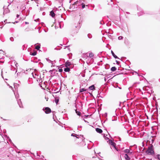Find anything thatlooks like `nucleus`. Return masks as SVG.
I'll list each match as a JSON object with an SVG mask.
<instances>
[{
  "label": "nucleus",
  "mask_w": 160,
  "mask_h": 160,
  "mask_svg": "<svg viewBox=\"0 0 160 160\" xmlns=\"http://www.w3.org/2000/svg\"><path fill=\"white\" fill-rule=\"evenodd\" d=\"M146 153L148 154L152 155L154 154V151L153 150V146L151 145L148 147V150L146 151Z\"/></svg>",
  "instance_id": "obj_1"
},
{
  "label": "nucleus",
  "mask_w": 160,
  "mask_h": 160,
  "mask_svg": "<svg viewBox=\"0 0 160 160\" xmlns=\"http://www.w3.org/2000/svg\"><path fill=\"white\" fill-rule=\"evenodd\" d=\"M12 63L15 64V67L12 66V65H11V70L13 71L16 70L15 73H16L17 72L18 66H17V64H18V63L16 62V61L14 60L12 62Z\"/></svg>",
  "instance_id": "obj_2"
},
{
  "label": "nucleus",
  "mask_w": 160,
  "mask_h": 160,
  "mask_svg": "<svg viewBox=\"0 0 160 160\" xmlns=\"http://www.w3.org/2000/svg\"><path fill=\"white\" fill-rule=\"evenodd\" d=\"M8 3H9V4L6 7L5 6H4L3 7L4 11L3 13L4 14H7L10 12L9 10L8 7L11 4V3H9L8 2Z\"/></svg>",
  "instance_id": "obj_3"
},
{
  "label": "nucleus",
  "mask_w": 160,
  "mask_h": 160,
  "mask_svg": "<svg viewBox=\"0 0 160 160\" xmlns=\"http://www.w3.org/2000/svg\"><path fill=\"white\" fill-rule=\"evenodd\" d=\"M42 110L46 114H49L51 112V109L48 107L44 108Z\"/></svg>",
  "instance_id": "obj_4"
},
{
  "label": "nucleus",
  "mask_w": 160,
  "mask_h": 160,
  "mask_svg": "<svg viewBox=\"0 0 160 160\" xmlns=\"http://www.w3.org/2000/svg\"><path fill=\"white\" fill-rule=\"evenodd\" d=\"M109 143L116 150L118 151L117 148L116 147V144L115 142H113L111 139H109L108 140Z\"/></svg>",
  "instance_id": "obj_5"
},
{
  "label": "nucleus",
  "mask_w": 160,
  "mask_h": 160,
  "mask_svg": "<svg viewBox=\"0 0 160 160\" xmlns=\"http://www.w3.org/2000/svg\"><path fill=\"white\" fill-rule=\"evenodd\" d=\"M78 8L76 4H73V3L72 4H71L69 8L73 10Z\"/></svg>",
  "instance_id": "obj_6"
},
{
  "label": "nucleus",
  "mask_w": 160,
  "mask_h": 160,
  "mask_svg": "<svg viewBox=\"0 0 160 160\" xmlns=\"http://www.w3.org/2000/svg\"><path fill=\"white\" fill-rule=\"evenodd\" d=\"M82 0H78V1L75 2L73 3V4H76L77 5H78V6L81 5V3H83V2H82ZM83 1L84 0H83Z\"/></svg>",
  "instance_id": "obj_7"
},
{
  "label": "nucleus",
  "mask_w": 160,
  "mask_h": 160,
  "mask_svg": "<svg viewBox=\"0 0 160 160\" xmlns=\"http://www.w3.org/2000/svg\"><path fill=\"white\" fill-rule=\"evenodd\" d=\"M71 136H73V137H75L77 138H80V137H82V138H83V136L81 135H80L79 136L77 134H75L74 133H72L71 134Z\"/></svg>",
  "instance_id": "obj_8"
},
{
  "label": "nucleus",
  "mask_w": 160,
  "mask_h": 160,
  "mask_svg": "<svg viewBox=\"0 0 160 160\" xmlns=\"http://www.w3.org/2000/svg\"><path fill=\"white\" fill-rule=\"evenodd\" d=\"M123 152L125 153H126V154H129V155H131L132 153H133L132 152H130V150L128 149H125L123 151Z\"/></svg>",
  "instance_id": "obj_9"
},
{
  "label": "nucleus",
  "mask_w": 160,
  "mask_h": 160,
  "mask_svg": "<svg viewBox=\"0 0 160 160\" xmlns=\"http://www.w3.org/2000/svg\"><path fill=\"white\" fill-rule=\"evenodd\" d=\"M130 155L128 154H124V157L126 160H131V158L129 156Z\"/></svg>",
  "instance_id": "obj_10"
},
{
  "label": "nucleus",
  "mask_w": 160,
  "mask_h": 160,
  "mask_svg": "<svg viewBox=\"0 0 160 160\" xmlns=\"http://www.w3.org/2000/svg\"><path fill=\"white\" fill-rule=\"evenodd\" d=\"M17 101L18 102V103L19 107L21 108H22L23 107L22 105V102L21 101V99H19L17 100Z\"/></svg>",
  "instance_id": "obj_11"
},
{
  "label": "nucleus",
  "mask_w": 160,
  "mask_h": 160,
  "mask_svg": "<svg viewBox=\"0 0 160 160\" xmlns=\"http://www.w3.org/2000/svg\"><path fill=\"white\" fill-rule=\"evenodd\" d=\"M96 131L97 132L99 133H101L102 132V130L101 129L99 128H96Z\"/></svg>",
  "instance_id": "obj_12"
},
{
  "label": "nucleus",
  "mask_w": 160,
  "mask_h": 160,
  "mask_svg": "<svg viewBox=\"0 0 160 160\" xmlns=\"http://www.w3.org/2000/svg\"><path fill=\"white\" fill-rule=\"evenodd\" d=\"M55 13L53 10H52L50 12V15L52 18H53L55 16Z\"/></svg>",
  "instance_id": "obj_13"
},
{
  "label": "nucleus",
  "mask_w": 160,
  "mask_h": 160,
  "mask_svg": "<svg viewBox=\"0 0 160 160\" xmlns=\"http://www.w3.org/2000/svg\"><path fill=\"white\" fill-rule=\"evenodd\" d=\"M71 64L70 62H69L68 61H67L65 63V66L66 67H68L70 66Z\"/></svg>",
  "instance_id": "obj_14"
},
{
  "label": "nucleus",
  "mask_w": 160,
  "mask_h": 160,
  "mask_svg": "<svg viewBox=\"0 0 160 160\" xmlns=\"http://www.w3.org/2000/svg\"><path fill=\"white\" fill-rule=\"evenodd\" d=\"M111 53H112V56L115 58V59H116V58H118V59H119V58L116 56L115 55V54H114V52H113V51H112V50H111Z\"/></svg>",
  "instance_id": "obj_15"
},
{
  "label": "nucleus",
  "mask_w": 160,
  "mask_h": 160,
  "mask_svg": "<svg viewBox=\"0 0 160 160\" xmlns=\"http://www.w3.org/2000/svg\"><path fill=\"white\" fill-rule=\"evenodd\" d=\"M95 89V87L94 85H92L91 86H90L88 88V89L90 90H93Z\"/></svg>",
  "instance_id": "obj_16"
},
{
  "label": "nucleus",
  "mask_w": 160,
  "mask_h": 160,
  "mask_svg": "<svg viewBox=\"0 0 160 160\" xmlns=\"http://www.w3.org/2000/svg\"><path fill=\"white\" fill-rule=\"evenodd\" d=\"M64 71L65 72H69L70 71L69 68L66 67V68H64Z\"/></svg>",
  "instance_id": "obj_17"
},
{
  "label": "nucleus",
  "mask_w": 160,
  "mask_h": 160,
  "mask_svg": "<svg viewBox=\"0 0 160 160\" xmlns=\"http://www.w3.org/2000/svg\"><path fill=\"white\" fill-rule=\"evenodd\" d=\"M32 74L33 76V77L34 78H36V76H38V75H37V73H35V72H32Z\"/></svg>",
  "instance_id": "obj_18"
},
{
  "label": "nucleus",
  "mask_w": 160,
  "mask_h": 160,
  "mask_svg": "<svg viewBox=\"0 0 160 160\" xmlns=\"http://www.w3.org/2000/svg\"><path fill=\"white\" fill-rule=\"evenodd\" d=\"M30 55H32V56H35L37 54V52L36 51H34V52H30Z\"/></svg>",
  "instance_id": "obj_19"
},
{
  "label": "nucleus",
  "mask_w": 160,
  "mask_h": 160,
  "mask_svg": "<svg viewBox=\"0 0 160 160\" xmlns=\"http://www.w3.org/2000/svg\"><path fill=\"white\" fill-rule=\"evenodd\" d=\"M117 69V68L115 67H112L111 68V70L112 71H115Z\"/></svg>",
  "instance_id": "obj_20"
},
{
  "label": "nucleus",
  "mask_w": 160,
  "mask_h": 160,
  "mask_svg": "<svg viewBox=\"0 0 160 160\" xmlns=\"http://www.w3.org/2000/svg\"><path fill=\"white\" fill-rule=\"evenodd\" d=\"M144 13L143 11H142L140 12H138V16H140L141 15H143Z\"/></svg>",
  "instance_id": "obj_21"
},
{
  "label": "nucleus",
  "mask_w": 160,
  "mask_h": 160,
  "mask_svg": "<svg viewBox=\"0 0 160 160\" xmlns=\"http://www.w3.org/2000/svg\"><path fill=\"white\" fill-rule=\"evenodd\" d=\"M87 90H88V89H87ZM87 90V89H85L84 88H81V89H80V92H84V91H86Z\"/></svg>",
  "instance_id": "obj_22"
},
{
  "label": "nucleus",
  "mask_w": 160,
  "mask_h": 160,
  "mask_svg": "<svg viewBox=\"0 0 160 160\" xmlns=\"http://www.w3.org/2000/svg\"><path fill=\"white\" fill-rule=\"evenodd\" d=\"M40 48V45H37L35 46V49L37 50H39Z\"/></svg>",
  "instance_id": "obj_23"
},
{
  "label": "nucleus",
  "mask_w": 160,
  "mask_h": 160,
  "mask_svg": "<svg viewBox=\"0 0 160 160\" xmlns=\"http://www.w3.org/2000/svg\"><path fill=\"white\" fill-rule=\"evenodd\" d=\"M94 55L93 53L90 52L89 53V57L90 58H92L93 57Z\"/></svg>",
  "instance_id": "obj_24"
},
{
  "label": "nucleus",
  "mask_w": 160,
  "mask_h": 160,
  "mask_svg": "<svg viewBox=\"0 0 160 160\" xmlns=\"http://www.w3.org/2000/svg\"><path fill=\"white\" fill-rule=\"evenodd\" d=\"M77 114V115L79 116H80L81 113L80 111H77L76 110H75Z\"/></svg>",
  "instance_id": "obj_25"
},
{
  "label": "nucleus",
  "mask_w": 160,
  "mask_h": 160,
  "mask_svg": "<svg viewBox=\"0 0 160 160\" xmlns=\"http://www.w3.org/2000/svg\"><path fill=\"white\" fill-rule=\"evenodd\" d=\"M81 5H82V8L83 9L85 7V5L83 3H81Z\"/></svg>",
  "instance_id": "obj_26"
},
{
  "label": "nucleus",
  "mask_w": 160,
  "mask_h": 160,
  "mask_svg": "<svg viewBox=\"0 0 160 160\" xmlns=\"http://www.w3.org/2000/svg\"><path fill=\"white\" fill-rule=\"evenodd\" d=\"M88 37L89 38H92V35L91 34H88Z\"/></svg>",
  "instance_id": "obj_27"
},
{
  "label": "nucleus",
  "mask_w": 160,
  "mask_h": 160,
  "mask_svg": "<svg viewBox=\"0 0 160 160\" xmlns=\"http://www.w3.org/2000/svg\"><path fill=\"white\" fill-rule=\"evenodd\" d=\"M124 42L126 44H128V40L127 39H125Z\"/></svg>",
  "instance_id": "obj_28"
},
{
  "label": "nucleus",
  "mask_w": 160,
  "mask_h": 160,
  "mask_svg": "<svg viewBox=\"0 0 160 160\" xmlns=\"http://www.w3.org/2000/svg\"><path fill=\"white\" fill-rule=\"evenodd\" d=\"M10 40L12 41V42H13L14 41V38H13V37H11L10 38Z\"/></svg>",
  "instance_id": "obj_29"
},
{
  "label": "nucleus",
  "mask_w": 160,
  "mask_h": 160,
  "mask_svg": "<svg viewBox=\"0 0 160 160\" xmlns=\"http://www.w3.org/2000/svg\"><path fill=\"white\" fill-rule=\"evenodd\" d=\"M123 39V37L122 36H119L118 37V39L119 40H122Z\"/></svg>",
  "instance_id": "obj_30"
},
{
  "label": "nucleus",
  "mask_w": 160,
  "mask_h": 160,
  "mask_svg": "<svg viewBox=\"0 0 160 160\" xmlns=\"http://www.w3.org/2000/svg\"><path fill=\"white\" fill-rule=\"evenodd\" d=\"M157 158L159 160H160V155L158 154L157 155Z\"/></svg>",
  "instance_id": "obj_31"
},
{
  "label": "nucleus",
  "mask_w": 160,
  "mask_h": 160,
  "mask_svg": "<svg viewBox=\"0 0 160 160\" xmlns=\"http://www.w3.org/2000/svg\"><path fill=\"white\" fill-rule=\"evenodd\" d=\"M58 71L60 72H61L63 71V69L62 68L59 69Z\"/></svg>",
  "instance_id": "obj_32"
},
{
  "label": "nucleus",
  "mask_w": 160,
  "mask_h": 160,
  "mask_svg": "<svg viewBox=\"0 0 160 160\" xmlns=\"http://www.w3.org/2000/svg\"><path fill=\"white\" fill-rule=\"evenodd\" d=\"M100 24H102V25H103V24H104V22H103V21H100Z\"/></svg>",
  "instance_id": "obj_33"
},
{
  "label": "nucleus",
  "mask_w": 160,
  "mask_h": 160,
  "mask_svg": "<svg viewBox=\"0 0 160 160\" xmlns=\"http://www.w3.org/2000/svg\"><path fill=\"white\" fill-rule=\"evenodd\" d=\"M10 30L11 32H13L14 30V29L13 28H11L10 29Z\"/></svg>",
  "instance_id": "obj_34"
},
{
  "label": "nucleus",
  "mask_w": 160,
  "mask_h": 160,
  "mask_svg": "<svg viewBox=\"0 0 160 160\" xmlns=\"http://www.w3.org/2000/svg\"><path fill=\"white\" fill-rule=\"evenodd\" d=\"M58 99H56L55 100V102L57 104L58 102Z\"/></svg>",
  "instance_id": "obj_35"
},
{
  "label": "nucleus",
  "mask_w": 160,
  "mask_h": 160,
  "mask_svg": "<svg viewBox=\"0 0 160 160\" xmlns=\"http://www.w3.org/2000/svg\"><path fill=\"white\" fill-rule=\"evenodd\" d=\"M116 63H117V64H118V65H119V63H120V62H118V61H117V60H116Z\"/></svg>",
  "instance_id": "obj_36"
},
{
  "label": "nucleus",
  "mask_w": 160,
  "mask_h": 160,
  "mask_svg": "<svg viewBox=\"0 0 160 160\" xmlns=\"http://www.w3.org/2000/svg\"><path fill=\"white\" fill-rule=\"evenodd\" d=\"M108 78V77H107V78H106V77H105V78H104V81H105V82H106V80H107V79Z\"/></svg>",
  "instance_id": "obj_37"
},
{
  "label": "nucleus",
  "mask_w": 160,
  "mask_h": 160,
  "mask_svg": "<svg viewBox=\"0 0 160 160\" xmlns=\"http://www.w3.org/2000/svg\"><path fill=\"white\" fill-rule=\"evenodd\" d=\"M49 62H50L51 63H53V62L52 61H51V60H50L49 61Z\"/></svg>",
  "instance_id": "obj_38"
},
{
  "label": "nucleus",
  "mask_w": 160,
  "mask_h": 160,
  "mask_svg": "<svg viewBox=\"0 0 160 160\" xmlns=\"http://www.w3.org/2000/svg\"><path fill=\"white\" fill-rule=\"evenodd\" d=\"M19 16V15L17 14V18H18Z\"/></svg>",
  "instance_id": "obj_39"
},
{
  "label": "nucleus",
  "mask_w": 160,
  "mask_h": 160,
  "mask_svg": "<svg viewBox=\"0 0 160 160\" xmlns=\"http://www.w3.org/2000/svg\"><path fill=\"white\" fill-rule=\"evenodd\" d=\"M46 59L47 61H49L50 60L48 58H46Z\"/></svg>",
  "instance_id": "obj_40"
},
{
  "label": "nucleus",
  "mask_w": 160,
  "mask_h": 160,
  "mask_svg": "<svg viewBox=\"0 0 160 160\" xmlns=\"http://www.w3.org/2000/svg\"><path fill=\"white\" fill-rule=\"evenodd\" d=\"M8 138H9V140L10 142H11V140L9 137Z\"/></svg>",
  "instance_id": "obj_41"
},
{
  "label": "nucleus",
  "mask_w": 160,
  "mask_h": 160,
  "mask_svg": "<svg viewBox=\"0 0 160 160\" xmlns=\"http://www.w3.org/2000/svg\"><path fill=\"white\" fill-rule=\"evenodd\" d=\"M37 155L39 157H41V156H39V155H38V153L37 152Z\"/></svg>",
  "instance_id": "obj_42"
},
{
  "label": "nucleus",
  "mask_w": 160,
  "mask_h": 160,
  "mask_svg": "<svg viewBox=\"0 0 160 160\" xmlns=\"http://www.w3.org/2000/svg\"><path fill=\"white\" fill-rule=\"evenodd\" d=\"M126 13L127 14H130L129 12H126Z\"/></svg>",
  "instance_id": "obj_43"
},
{
  "label": "nucleus",
  "mask_w": 160,
  "mask_h": 160,
  "mask_svg": "<svg viewBox=\"0 0 160 160\" xmlns=\"http://www.w3.org/2000/svg\"><path fill=\"white\" fill-rule=\"evenodd\" d=\"M54 49H55V50H58V49H57V48H54Z\"/></svg>",
  "instance_id": "obj_44"
},
{
  "label": "nucleus",
  "mask_w": 160,
  "mask_h": 160,
  "mask_svg": "<svg viewBox=\"0 0 160 160\" xmlns=\"http://www.w3.org/2000/svg\"><path fill=\"white\" fill-rule=\"evenodd\" d=\"M152 143L154 141V140L153 139H152Z\"/></svg>",
  "instance_id": "obj_45"
},
{
  "label": "nucleus",
  "mask_w": 160,
  "mask_h": 160,
  "mask_svg": "<svg viewBox=\"0 0 160 160\" xmlns=\"http://www.w3.org/2000/svg\"><path fill=\"white\" fill-rule=\"evenodd\" d=\"M51 64H52V66H51L52 67V66H54V65H53V64H52V63H51Z\"/></svg>",
  "instance_id": "obj_46"
},
{
  "label": "nucleus",
  "mask_w": 160,
  "mask_h": 160,
  "mask_svg": "<svg viewBox=\"0 0 160 160\" xmlns=\"http://www.w3.org/2000/svg\"><path fill=\"white\" fill-rule=\"evenodd\" d=\"M75 107L76 108V106H77V105H76V103H75Z\"/></svg>",
  "instance_id": "obj_47"
},
{
  "label": "nucleus",
  "mask_w": 160,
  "mask_h": 160,
  "mask_svg": "<svg viewBox=\"0 0 160 160\" xmlns=\"http://www.w3.org/2000/svg\"><path fill=\"white\" fill-rule=\"evenodd\" d=\"M42 157H43V156H42H42H41V158H42Z\"/></svg>",
  "instance_id": "obj_48"
},
{
  "label": "nucleus",
  "mask_w": 160,
  "mask_h": 160,
  "mask_svg": "<svg viewBox=\"0 0 160 160\" xmlns=\"http://www.w3.org/2000/svg\"><path fill=\"white\" fill-rule=\"evenodd\" d=\"M71 1L72 0H70V1H69V3H70L71 2Z\"/></svg>",
  "instance_id": "obj_49"
},
{
  "label": "nucleus",
  "mask_w": 160,
  "mask_h": 160,
  "mask_svg": "<svg viewBox=\"0 0 160 160\" xmlns=\"http://www.w3.org/2000/svg\"><path fill=\"white\" fill-rule=\"evenodd\" d=\"M25 23H26V24H27L28 23V22H25Z\"/></svg>",
  "instance_id": "obj_50"
},
{
  "label": "nucleus",
  "mask_w": 160,
  "mask_h": 160,
  "mask_svg": "<svg viewBox=\"0 0 160 160\" xmlns=\"http://www.w3.org/2000/svg\"><path fill=\"white\" fill-rule=\"evenodd\" d=\"M18 96H17L16 95V96H15L16 98H17V97H18Z\"/></svg>",
  "instance_id": "obj_51"
},
{
  "label": "nucleus",
  "mask_w": 160,
  "mask_h": 160,
  "mask_svg": "<svg viewBox=\"0 0 160 160\" xmlns=\"http://www.w3.org/2000/svg\"><path fill=\"white\" fill-rule=\"evenodd\" d=\"M84 120V121H85V122H88H88L87 121H86V120Z\"/></svg>",
  "instance_id": "obj_52"
},
{
  "label": "nucleus",
  "mask_w": 160,
  "mask_h": 160,
  "mask_svg": "<svg viewBox=\"0 0 160 160\" xmlns=\"http://www.w3.org/2000/svg\"><path fill=\"white\" fill-rule=\"evenodd\" d=\"M19 73V72H18L17 73V75L18 76V73Z\"/></svg>",
  "instance_id": "obj_53"
},
{
  "label": "nucleus",
  "mask_w": 160,
  "mask_h": 160,
  "mask_svg": "<svg viewBox=\"0 0 160 160\" xmlns=\"http://www.w3.org/2000/svg\"><path fill=\"white\" fill-rule=\"evenodd\" d=\"M98 158L99 159H100V160H102V159H101L100 158Z\"/></svg>",
  "instance_id": "obj_54"
},
{
  "label": "nucleus",
  "mask_w": 160,
  "mask_h": 160,
  "mask_svg": "<svg viewBox=\"0 0 160 160\" xmlns=\"http://www.w3.org/2000/svg\"><path fill=\"white\" fill-rule=\"evenodd\" d=\"M80 22H79V27H80Z\"/></svg>",
  "instance_id": "obj_55"
},
{
  "label": "nucleus",
  "mask_w": 160,
  "mask_h": 160,
  "mask_svg": "<svg viewBox=\"0 0 160 160\" xmlns=\"http://www.w3.org/2000/svg\"><path fill=\"white\" fill-rule=\"evenodd\" d=\"M18 21H15L16 23H18Z\"/></svg>",
  "instance_id": "obj_56"
},
{
  "label": "nucleus",
  "mask_w": 160,
  "mask_h": 160,
  "mask_svg": "<svg viewBox=\"0 0 160 160\" xmlns=\"http://www.w3.org/2000/svg\"><path fill=\"white\" fill-rule=\"evenodd\" d=\"M81 140L82 141V138L81 139Z\"/></svg>",
  "instance_id": "obj_57"
},
{
  "label": "nucleus",
  "mask_w": 160,
  "mask_h": 160,
  "mask_svg": "<svg viewBox=\"0 0 160 160\" xmlns=\"http://www.w3.org/2000/svg\"><path fill=\"white\" fill-rule=\"evenodd\" d=\"M3 120H5V121L6 120V119H3Z\"/></svg>",
  "instance_id": "obj_58"
},
{
  "label": "nucleus",
  "mask_w": 160,
  "mask_h": 160,
  "mask_svg": "<svg viewBox=\"0 0 160 160\" xmlns=\"http://www.w3.org/2000/svg\"><path fill=\"white\" fill-rule=\"evenodd\" d=\"M45 1H48V0H44Z\"/></svg>",
  "instance_id": "obj_59"
},
{
  "label": "nucleus",
  "mask_w": 160,
  "mask_h": 160,
  "mask_svg": "<svg viewBox=\"0 0 160 160\" xmlns=\"http://www.w3.org/2000/svg\"><path fill=\"white\" fill-rule=\"evenodd\" d=\"M52 71V70H50L49 71V72H51V71Z\"/></svg>",
  "instance_id": "obj_60"
},
{
  "label": "nucleus",
  "mask_w": 160,
  "mask_h": 160,
  "mask_svg": "<svg viewBox=\"0 0 160 160\" xmlns=\"http://www.w3.org/2000/svg\"><path fill=\"white\" fill-rule=\"evenodd\" d=\"M80 128L82 127V126H80Z\"/></svg>",
  "instance_id": "obj_61"
},
{
  "label": "nucleus",
  "mask_w": 160,
  "mask_h": 160,
  "mask_svg": "<svg viewBox=\"0 0 160 160\" xmlns=\"http://www.w3.org/2000/svg\"><path fill=\"white\" fill-rule=\"evenodd\" d=\"M2 78H3V76H2Z\"/></svg>",
  "instance_id": "obj_62"
},
{
  "label": "nucleus",
  "mask_w": 160,
  "mask_h": 160,
  "mask_svg": "<svg viewBox=\"0 0 160 160\" xmlns=\"http://www.w3.org/2000/svg\"><path fill=\"white\" fill-rule=\"evenodd\" d=\"M111 2L112 1V0H111Z\"/></svg>",
  "instance_id": "obj_63"
}]
</instances>
